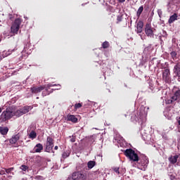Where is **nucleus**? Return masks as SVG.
<instances>
[{
  "label": "nucleus",
  "instance_id": "obj_1",
  "mask_svg": "<svg viewBox=\"0 0 180 180\" xmlns=\"http://www.w3.org/2000/svg\"><path fill=\"white\" fill-rule=\"evenodd\" d=\"M124 155L130 160V161H134V162H139L140 158L139 155L136 153V151L131 148L127 149L124 151Z\"/></svg>",
  "mask_w": 180,
  "mask_h": 180
},
{
  "label": "nucleus",
  "instance_id": "obj_2",
  "mask_svg": "<svg viewBox=\"0 0 180 180\" xmlns=\"http://www.w3.org/2000/svg\"><path fill=\"white\" fill-rule=\"evenodd\" d=\"M12 117H13V112L6 109L0 115V122L1 123H5V122H8V120L12 119Z\"/></svg>",
  "mask_w": 180,
  "mask_h": 180
},
{
  "label": "nucleus",
  "instance_id": "obj_3",
  "mask_svg": "<svg viewBox=\"0 0 180 180\" xmlns=\"http://www.w3.org/2000/svg\"><path fill=\"white\" fill-rule=\"evenodd\" d=\"M20 25H22V20H20V18H16L13 22L11 27L12 33H15V34H18V32L20 29Z\"/></svg>",
  "mask_w": 180,
  "mask_h": 180
},
{
  "label": "nucleus",
  "instance_id": "obj_4",
  "mask_svg": "<svg viewBox=\"0 0 180 180\" xmlns=\"http://www.w3.org/2000/svg\"><path fill=\"white\" fill-rule=\"evenodd\" d=\"M68 180H86V176L80 172H75L70 177H68Z\"/></svg>",
  "mask_w": 180,
  "mask_h": 180
},
{
  "label": "nucleus",
  "instance_id": "obj_5",
  "mask_svg": "<svg viewBox=\"0 0 180 180\" xmlns=\"http://www.w3.org/2000/svg\"><path fill=\"white\" fill-rule=\"evenodd\" d=\"M45 147L46 153H50L53 150V147H54V139L53 137L47 136Z\"/></svg>",
  "mask_w": 180,
  "mask_h": 180
},
{
  "label": "nucleus",
  "instance_id": "obj_6",
  "mask_svg": "<svg viewBox=\"0 0 180 180\" xmlns=\"http://www.w3.org/2000/svg\"><path fill=\"white\" fill-rule=\"evenodd\" d=\"M162 68H164L165 70L162 72V78L165 81V82H166L167 84H168V82H169L171 77V72L169 71V69L168 68H165L164 67V64H162Z\"/></svg>",
  "mask_w": 180,
  "mask_h": 180
},
{
  "label": "nucleus",
  "instance_id": "obj_7",
  "mask_svg": "<svg viewBox=\"0 0 180 180\" xmlns=\"http://www.w3.org/2000/svg\"><path fill=\"white\" fill-rule=\"evenodd\" d=\"M154 29L153 27H151L150 23H146V27H145V33L148 37H152L153 39L154 37Z\"/></svg>",
  "mask_w": 180,
  "mask_h": 180
},
{
  "label": "nucleus",
  "instance_id": "obj_8",
  "mask_svg": "<svg viewBox=\"0 0 180 180\" xmlns=\"http://www.w3.org/2000/svg\"><path fill=\"white\" fill-rule=\"evenodd\" d=\"M19 140H20V134L18 133L12 136V137L9 139V143L11 145L15 144V147H19V146H20L18 142Z\"/></svg>",
  "mask_w": 180,
  "mask_h": 180
},
{
  "label": "nucleus",
  "instance_id": "obj_9",
  "mask_svg": "<svg viewBox=\"0 0 180 180\" xmlns=\"http://www.w3.org/2000/svg\"><path fill=\"white\" fill-rule=\"evenodd\" d=\"M172 96L171 97V99H173V101H179L180 99V88L174 86L172 89Z\"/></svg>",
  "mask_w": 180,
  "mask_h": 180
},
{
  "label": "nucleus",
  "instance_id": "obj_10",
  "mask_svg": "<svg viewBox=\"0 0 180 180\" xmlns=\"http://www.w3.org/2000/svg\"><path fill=\"white\" fill-rule=\"evenodd\" d=\"M44 86H33L30 88V91L32 94H40L41 91H44Z\"/></svg>",
  "mask_w": 180,
  "mask_h": 180
},
{
  "label": "nucleus",
  "instance_id": "obj_11",
  "mask_svg": "<svg viewBox=\"0 0 180 180\" xmlns=\"http://www.w3.org/2000/svg\"><path fill=\"white\" fill-rule=\"evenodd\" d=\"M174 74L180 79V63H176L173 69Z\"/></svg>",
  "mask_w": 180,
  "mask_h": 180
},
{
  "label": "nucleus",
  "instance_id": "obj_12",
  "mask_svg": "<svg viewBox=\"0 0 180 180\" xmlns=\"http://www.w3.org/2000/svg\"><path fill=\"white\" fill-rule=\"evenodd\" d=\"M143 27H144V22L142 20H139L136 24V33H141L143 32Z\"/></svg>",
  "mask_w": 180,
  "mask_h": 180
},
{
  "label": "nucleus",
  "instance_id": "obj_13",
  "mask_svg": "<svg viewBox=\"0 0 180 180\" xmlns=\"http://www.w3.org/2000/svg\"><path fill=\"white\" fill-rule=\"evenodd\" d=\"M20 109L22 115H26V113H29V112H30V110L33 109V106L32 105L24 106L22 108H20Z\"/></svg>",
  "mask_w": 180,
  "mask_h": 180
},
{
  "label": "nucleus",
  "instance_id": "obj_14",
  "mask_svg": "<svg viewBox=\"0 0 180 180\" xmlns=\"http://www.w3.org/2000/svg\"><path fill=\"white\" fill-rule=\"evenodd\" d=\"M178 158H179V160H180V155H176L174 156H171L169 158V161L171 162V164H176V162L178 161Z\"/></svg>",
  "mask_w": 180,
  "mask_h": 180
},
{
  "label": "nucleus",
  "instance_id": "obj_15",
  "mask_svg": "<svg viewBox=\"0 0 180 180\" xmlns=\"http://www.w3.org/2000/svg\"><path fill=\"white\" fill-rule=\"evenodd\" d=\"M148 158L145 156L140 160L139 164L141 167H147V165H148Z\"/></svg>",
  "mask_w": 180,
  "mask_h": 180
},
{
  "label": "nucleus",
  "instance_id": "obj_16",
  "mask_svg": "<svg viewBox=\"0 0 180 180\" xmlns=\"http://www.w3.org/2000/svg\"><path fill=\"white\" fill-rule=\"evenodd\" d=\"M9 131V128L8 127H0V133L2 136H6Z\"/></svg>",
  "mask_w": 180,
  "mask_h": 180
},
{
  "label": "nucleus",
  "instance_id": "obj_17",
  "mask_svg": "<svg viewBox=\"0 0 180 180\" xmlns=\"http://www.w3.org/2000/svg\"><path fill=\"white\" fill-rule=\"evenodd\" d=\"M178 20V14L174 13V15H172V16L169 17L168 23H169V25H171V23H174V22H175V20Z\"/></svg>",
  "mask_w": 180,
  "mask_h": 180
},
{
  "label": "nucleus",
  "instance_id": "obj_18",
  "mask_svg": "<svg viewBox=\"0 0 180 180\" xmlns=\"http://www.w3.org/2000/svg\"><path fill=\"white\" fill-rule=\"evenodd\" d=\"M35 153H41L43 151V144L37 143L34 147Z\"/></svg>",
  "mask_w": 180,
  "mask_h": 180
},
{
  "label": "nucleus",
  "instance_id": "obj_19",
  "mask_svg": "<svg viewBox=\"0 0 180 180\" xmlns=\"http://www.w3.org/2000/svg\"><path fill=\"white\" fill-rule=\"evenodd\" d=\"M68 120L72 123H77V122H78V118H77L75 115H68Z\"/></svg>",
  "mask_w": 180,
  "mask_h": 180
},
{
  "label": "nucleus",
  "instance_id": "obj_20",
  "mask_svg": "<svg viewBox=\"0 0 180 180\" xmlns=\"http://www.w3.org/2000/svg\"><path fill=\"white\" fill-rule=\"evenodd\" d=\"M8 56H11V51H4L1 53H0V60L5 58V57H8Z\"/></svg>",
  "mask_w": 180,
  "mask_h": 180
},
{
  "label": "nucleus",
  "instance_id": "obj_21",
  "mask_svg": "<svg viewBox=\"0 0 180 180\" xmlns=\"http://www.w3.org/2000/svg\"><path fill=\"white\" fill-rule=\"evenodd\" d=\"M143 11H144V6H141L136 12V16H137L138 19H139L140 16H141V13H143Z\"/></svg>",
  "mask_w": 180,
  "mask_h": 180
},
{
  "label": "nucleus",
  "instance_id": "obj_22",
  "mask_svg": "<svg viewBox=\"0 0 180 180\" xmlns=\"http://www.w3.org/2000/svg\"><path fill=\"white\" fill-rule=\"evenodd\" d=\"M54 91V89H51V91H49V89H45L43 91H42V96H47V95H50V94H53V91Z\"/></svg>",
  "mask_w": 180,
  "mask_h": 180
},
{
  "label": "nucleus",
  "instance_id": "obj_23",
  "mask_svg": "<svg viewBox=\"0 0 180 180\" xmlns=\"http://www.w3.org/2000/svg\"><path fill=\"white\" fill-rule=\"evenodd\" d=\"M96 164V161L90 160L87 163V167L89 169H92V168L95 167Z\"/></svg>",
  "mask_w": 180,
  "mask_h": 180
},
{
  "label": "nucleus",
  "instance_id": "obj_24",
  "mask_svg": "<svg viewBox=\"0 0 180 180\" xmlns=\"http://www.w3.org/2000/svg\"><path fill=\"white\" fill-rule=\"evenodd\" d=\"M13 116H16L17 117H20V116H23L22 112V110H17L15 112H13Z\"/></svg>",
  "mask_w": 180,
  "mask_h": 180
},
{
  "label": "nucleus",
  "instance_id": "obj_25",
  "mask_svg": "<svg viewBox=\"0 0 180 180\" xmlns=\"http://www.w3.org/2000/svg\"><path fill=\"white\" fill-rule=\"evenodd\" d=\"M51 86H59V88H58V89H53V91H56V89H61V86L60 84H49L46 85V89H50V88H51Z\"/></svg>",
  "mask_w": 180,
  "mask_h": 180
},
{
  "label": "nucleus",
  "instance_id": "obj_26",
  "mask_svg": "<svg viewBox=\"0 0 180 180\" xmlns=\"http://www.w3.org/2000/svg\"><path fill=\"white\" fill-rule=\"evenodd\" d=\"M37 137V134L34 131H32L29 134V139H32V140H34V139H36Z\"/></svg>",
  "mask_w": 180,
  "mask_h": 180
},
{
  "label": "nucleus",
  "instance_id": "obj_27",
  "mask_svg": "<svg viewBox=\"0 0 180 180\" xmlns=\"http://www.w3.org/2000/svg\"><path fill=\"white\" fill-rule=\"evenodd\" d=\"M110 46V44H109V41H105L102 44L103 49H109Z\"/></svg>",
  "mask_w": 180,
  "mask_h": 180
},
{
  "label": "nucleus",
  "instance_id": "obj_28",
  "mask_svg": "<svg viewBox=\"0 0 180 180\" xmlns=\"http://www.w3.org/2000/svg\"><path fill=\"white\" fill-rule=\"evenodd\" d=\"M170 56H171V57H172V58L173 60H175V58H176V56H178V53H176V51H172V52L170 53Z\"/></svg>",
  "mask_w": 180,
  "mask_h": 180
},
{
  "label": "nucleus",
  "instance_id": "obj_29",
  "mask_svg": "<svg viewBox=\"0 0 180 180\" xmlns=\"http://www.w3.org/2000/svg\"><path fill=\"white\" fill-rule=\"evenodd\" d=\"M123 20V15H117V23H120Z\"/></svg>",
  "mask_w": 180,
  "mask_h": 180
},
{
  "label": "nucleus",
  "instance_id": "obj_30",
  "mask_svg": "<svg viewBox=\"0 0 180 180\" xmlns=\"http://www.w3.org/2000/svg\"><path fill=\"white\" fill-rule=\"evenodd\" d=\"M35 162H37V164H41V157L37 156L35 158Z\"/></svg>",
  "mask_w": 180,
  "mask_h": 180
},
{
  "label": "nucleus",
  "instance_id": "obj_31",
  "mask_svg": "<svg viewBox=\"0 0 180 180\" xmlns=\"http://www.w3.org/2000/svg\"><path fill=\"white\" fill-rule=\"evenodd\" d=\"M20 168L22 169V171H24V172H26L27 171V169H29V167L25 165H22Z\"/></svg>",
  "mask_w": 180,
  "mask_h": 180
},
{
  "label": "nucleus",
  "instance_id": "obj_32",
  "mask_svg": "<svg viewBox=\"0 0 180 180\" xmlns=\"http://www.w3.org/2000/svg\"><path fill=\"white\" fill-rule=\"evenodd\" d=\"M81 108H82V103H76L75 105V109H76V110L79 109Z\"/></svg>",
  "mask_w": 180,
  "mask_h": 180
},
{
  "label": "nucleus",
  "instance_id": "obj_33",
  "mask_svg": "<svg viewBox=\"0 0 180 180\" xmlns=\"http://www.w3.org/2000/svg\"><path fill=\"white\" fill-rule=\"evenodd\" d=\"M70 153L68 152H64L62 155L63 158L65 159L68 158V157H70Z\"/></svg>",
  "mask_w": 180,
  "mask_h": 180
},
{
  "label": "nucleus",
  "instance_id": "obj_34",
  "mask_svg": "<svg viewBox=\"0 0 180 180\" xmlns=\"http://www.w3.org/2000/svg\"><path fill=\"white\" fill-rule=\"evenodd\" d=\"M70 141L71 143H75V140L77 139V137H75V136H70Z\"/></svg>",
  "mask_w": 180,
  "mask_h": 180
},
{
  "label": "nucleus",
  "instance_id": "obj_35",
  "mask_svg": "<svg viewBox=\"0 0 180 180\" xmlns=\"http://www.w3.org/2000/svg\"><path fill=\"white\" fill-rule=\"evenodd\" d=\"M113 171H115L116 172V174H117L119 175V174H120V172L119 171V167H115L113 169Z\"/></svg>",
  "mask_w": 180,
  "mask_h": 180
},
{
  "label": "nucleus",
  "instance_id": "obj_36",
  "mask_svg": "<svg viewBox=\"0 0 180 180\" xmlns=\"http://www.w3.org/2000/svg\"><path fill=\"white\" fill-rule=\"evenodd\" d=\"M176 100H174L172 98H171L170 100L167 101V103L171 104V103H174V102H176Z\"/></svg>",
  "mask_w": 180,
  "mask_h": 180
},
{
  "label": "nucleus",
  "instance_id": "obj_37",
  "mask_svg": "<svg viewBox=\"0 0 180 180\" xmlns=\"http://www.w3.org/2000/svg\"><path fill=\"white\" fill-rule=\"evenodd\" d=\"M4 171H6V174H11V172H12L10 169H6V168H4Z\"/></svg>",
  "mask_w": 180,
  "mask_h": 180
},
{
  "label": "nucleus",
  "instance_id": "obj_38",
  "mask_svg": "<svg viewBox=\"0 0 180 180\" xmlns=\"http://www.w3.org/2000/svg\"><path fill=\"white\" fill-rule=\"evenodd\" d=\"M158 13L159 16H161V15H162V11L161 10H158Z\"/></svg>",
  "mask_w": 180,
  "mask_h": 180
},
{
  "label": "nucleus",
  "instance_id": "obj_39",
  "mask_svg": "<svg viewBox=\"0 0 180 180\" xmlns=\"http://www.w3.org/2000/svg\"><path fill=\"white\" fill-rule=\"evenodd\" d=\"M0 175H5V170H0Z\"/></svg>",
  "mask_w": 180,
  "mask_h": 180
},
{
  "label": "nucleus",
  "instance_id": "obj_40",
  "mask_svg": "<svg viewBox=\"0 0 180 180\" xmlns=\"http://www.w3.org/2000/svg\"><path fill=\"white\" fill-rule=\"evenodd\" d=\"M118 2H120V4H123V2H126V0H118Z\"/></svg>",
  "mask_w": 180,
  "mask_h": 180
},
{
  "label": "nucleus",
  "instance_id": "obj_41",
  "mask_svg": "<svg viewBox=\"0 0 180 180\" xmlns=\"http://www.w3.org/2000/svg\"><path fill=\"white\" fill-rule=\"evenodd\" d=\"M9 169H10V171H13V169H15V167H10V168H8Z\"/></svg>",
  "mask_w": 180,
  "mask_h": 180
},
{
  "label": "nucleus",
  "instance_id": "obj_42",
  "mask_svg": "<svg viewBox=\"0 0 180 180\" xmlns=\"http://www.w3.org/2000/svg\"><path fill=\"white\" fill-rule=\"evenodd\" d=\"M54 150H58V146H56L54 147Z\"/></svg>",
  "mask_w": 180,
  "mask_h": 180
},
{
  "label": "nucleus",
  "instance_id": "obj_43",
  "mask_svg": "<svg viewBox=\"0 0 180 180\" xmlns=\"http://www.w3.org/2000/svg\"><path fill=\"white\" fill-rule=\"evenodd\" d=\"M178 124L180 126V117H179V120H178Z\"/></svg>",
  "mask_w": 180,
  "mask_h": 180
},
{
  "label": "nucleus",
  "instance_id": "obj_44",
  "mask_svg": "<svg viewBox=\"0 0 180 180\" xmlns=\"http://www.w3.org/2000/svg\"><path fill=\"white\" fill-rule=\"evenodd\" d=\"M9 19H11V20H12V15H10Z\"/></svg>",
  "mask_w": 180,
  "mask_h": 180
},
{
  "label": "nucleus",
  "instance_id": "obj_45",
  "mask_svg": "<svg viewBox=\"0 0 180 180\" xmlns=\"http://www.w3.org/2000/svg\"><path fill=\"white\" fill-rule=\"evenodd\" d=\"M0 113H2V108H0Z\"/></svg>",
  "mask_w": 180,
  "mask_h": 180
},
{
  "label": "nucleus",
  "instance_id": "obj_46",
  "mask_svg": "<svg viewBox=\"0 0 180 180\" xmlns=\"http://www.w3.org/2000/svg\"><path fill=\"white\" fill-rule=\"evenodd\" d=\"M124 117H127V115H124Z\"/></svg>",
  "mask_w": 180,
  "mask_h": 180
},
{
  "label": "nucleus",
  "instance_id": "obj_47",
  "mask_svg": "<svg viewBox=\"0 0 180 180\" xmlns=\"http://www.w3.org/2000/svg\"><path fill=\"white\" fill-rule=\"evenodd\" d=\"M2 41V39L0 38V42Z\"/></svg>",
  "mask_w": 180,
  "mask_h": 180
},
{
  "label": "nucleus",
  "instance_id": "obj_48",
  "mask_svg": "<svg viewBox=\"0 0 180 180\" xmlns=\"http://www.w3.org/2000/svg\"><path fill=\"white\" fill-rule=\"evenodd\" d=\"M24 49L26 51V47H25Z\"/></svg>",
  "mask_w": 180,
  "mask_h": 180
}]
</instances>
